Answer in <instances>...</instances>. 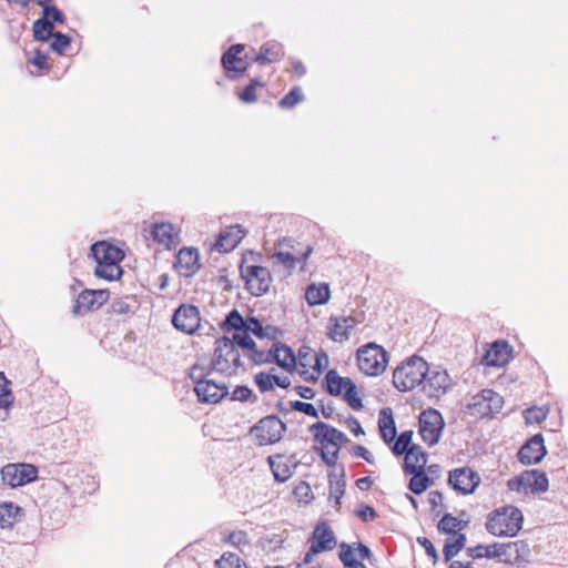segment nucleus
<instances>
[{
	"label": "nucleus",
	"mask_w": 568,
	"mask_h": 568,
	"mask_svg": "<svg viewBox=\"0 0 568 568\" xmlns=\"http://www.w3.org/2000/svg\"><path fill=\"white\" fill-rule=\"evenodd\" d=\"M527 552V544L520 540L506 544L495 542L493 545H477L467 549L468 556L474 559L498 558L506 564L520 561Z\"/></svg>",
	"instance_id": "1"
},
{
	"label": "nucleus",
	"mask_w": 568,
	"mask_h": 568,
	"mask_svg": "<svg viewBox=\"0 0 568 568\" xmlns=\"http://www.w3.org/2000/svg\"><path fill=\"white\" fill-rule=\"evenodd\" d=\"M212 371H206L203 366L195 364L190 369V378L195 384L194 390L200 402L216 404L229 394V388L224 383H217L209 378L207 376Z\"/></svg>",
	"instance_id": "2"
},
{
	"label": "nucleus",
	"mask_w": 568,
	"mask_h": 568,
	"mask_svg": "<svg viewBox=\"0 0 568 568\" xmlns=\"http://www.w3.org/2000/svg\"><path fill=\"white\" fill-rule=\"evenodd\" d=\"M428 363L419 356H412L397 366L393 384L399 392H408L423 384Z\"/></svg>",
	"instance_id": "3"
},
{
	"label": "nucleus",
	"mask_w": 568,
	"mask_h": 568,
	"mask_svg": "<svg viewBox=\"0 0 568 568\" xmlns=\"http://www.w3.org/2000/svg\"><path fill=\"white\" fill-rule=\"evenodd\" d=\"M241 366V355L235 345H233V341L226 336L217 338L209 369L232 376L236 374Z\"/></svg>",
	"instance_id": "4"
},
{
	"label": "nucleus",
	"mask_w": 568,
	"mask_h": 568,
	"mask_svg": "<svg viewBox=\"0 0 568 568\" xmlns=\"http://www.w3.org/2000/svg\"><path fill=\"white\" fill-rule=\"evenodd\" d=\"M523 527V514L516 507H504L493 511L486 521V529L494 536L513 537Z\"/></svg>",
	"instance_id": "5"
},
{
	"label": "nucleus",
	"mask_w": 568,
	"mask_h": 568,
	"mask_svg": "<svg viewBox=\"0 0 568 568\" xmlns=\"http://www.w3.org/2000/svg\"><path fill=\"white\" fill-rule=\"evenodd\" d=\"M357 364L359 371L365 375L378 376L387 367L388 354L382 346L368 343L358 348Z\"/></svg>",
	"instance_id": "6"
},
{
	"label": "nucleus",
	"mask_w": 568,
	"mask_h": 568,
	"mask_svg": "<svg viewBox=\"0 0 568 568\" xmlns=\"http://www.w3.org/2000/svg\"><path fill=\"white\" fill-rule=\"evenodd\" d=\"M241 277L245 281L246 290L254 296L266 294L273 282L267 267L242 263L240 266Z\"/></svg>",
	"instance_id": "7"
},
{
	"label": "nucleus",
	"mask_w": 568,
	"mask_h": 568,
	"mask_svg": "<svg viewBox=\"0 0 568 568\" xmlns=\"http://www.w3.org/2000/svg\"><path fill=\"white\" fill-rule=\"evenodd\" d=\"M295 241L290 237L280 240L276 244V251L272 254L273 265H282L287 272L295 268L297 262H305L311 255L313 248L308 246L306 251L296 250Z\"/></svg>",
	"instance_id": "8"
},
{
	"label": "nucleus",
	"mask_w": 568,
	"mask_h": 568,
	"mask_svg": "<svg viewBox=\"0 0 568 568\" xmlns=\"http://www.w3.org/2000/svg\"><path fill=\"white\" fill-rule=\"evenodd\" d=\"M503 405L504 399L498 393L493 389H483L470 398L467 409L471 416L484 418L498 414Z\"/></svg>",
	"instance_id": "9"
},
{
	"label": "nucleus",
	"mask_w": 568,
	"mask_h": 568,
	"mask_svg": "<svg viewBox=\"0 0 568 568\" xmlns=\"http://www.w3.org/2000/svg\"><path fill=\"white\" fill-rule=\"evenodd\" d=\"M285 424L276 416L270 415L262 418L251 428L260 445H270L280 442L285 432Z\"/></svg>",
	"instance_id": "10"
},
{
	"label": "nucleus",
	"mask_w": 568,
	"mask_h": 568,
	"mask_svg": "<svg viewBox=\"0 0 568 568\" xmlns=\"http://www.w3.org/2000/svg\"><path fill=\"white\" fill-rule=\"evenodd\" d=\"M444 425L443 416L438 410L429 408L422 412L419 416V435L422 439L429 446L437 444Z\"/></svg>",
	"instance_id": "11"
},
{
	"label": "nucleus",
	"mask_w": 568,
	"mask_h": 568,
	"mask_svg": "<svg viewBox=\"0 0 568 568\" xmlns=\"http://www.w3.org/2000/svg\"><path fill=\"white\" fill-rule=\"evenodd\" d=\"M507 486L510 490L544 493L548 489V478L545 473L537 469L526 470L519 476L509 479Z\"/></svg>",
	"instance_id": "12"
},
{
	"label": "nucleus",
	"mask_w": 568,
	"mask_h": 568,
	"mask_svg": "<svg viewBox=\"0 0 568 568\" xmlns=\"http://www.w3.org/2000/svg\"><path fill=\"white\" fill-rule=\"evenodd\" d=\"M38 469L31 464H8L1 469L2 481L10 487H19L37 479Z\"/></svg>",
	"instance_id": "13"
},
{
	"label": "nucleus",
	"mask_w": 568,
	"mask_h": 568,
	"mask_svg": "<svg viewBox=\"0 0 568 568\" xmlns=\"http://www.w3.org/2000/svg\"><path fill=\"white\" fill-rule=\"evenodd\" d=\"M448 484L459 494L469 495L480 484V476L470 467L455 468L449 471Z\"/></svg>",
	"instance_id": "14"
},
{
	"label": "nucleus",
	"mask_w": 568,
	"mask_h": 568,
	"mask_svg": "<svg viewBox=\"0 0 568 568\" xmlns=\"http://www.w3.org/2000/svg\"><path fill=\"white\" fill-rule=\"evenodd\" d=\"M450 386L452 379L446 371L439 368L430 369L427 366V374H425L422 389L428 397L439 398L446 394Z\"/></svg>",
	"instance_id": "15"
},
{
	"label": "nucleus",
	"mask_w": 568,
	"mask_h": 568,
	"mask_svg": "<svg viewBox=\"0 0 568 568\" xmlns=\"http://www.w3.org/2000/svg\"><path fill=\"white\" fill-rule=\"evenodd\" d=\"M172 323L176 329L193 334L201 323L200 311L194 305L182 304L175 310Z\"/></svg>",
	"instance_id": "16"
},
{
	"label": "nucleus",
	"mask_w": 568,
	"mask_h": 568,
	"mask_svg": "<svg viewBox=\"0 0 568 568\" xmlns=\"http://www.w3.org/2000/svg\"><path fill=\"white\" fill-rule=\"evenodd\" d=\"M110 293L106 290H84L81 292L73 306V313L83 314L99 308L108 302Z\"/></svg>",
	"instance_id": "17"
},
{
	"label": "nucleus",
	"mask_w": 568,
	"mask_h": 568,
	"mask_svg": "<svg viewBox=\"0 0 568 568\" xmlns=\"http://www.w3.org/2000/svg\"><path fill=\"white\" fill-rule=\"evenodd\" d=\"M546 455L544 438L540 434L532 436L518 452V459L525 465L539 463Z\"/></svg>",
	"instance_id": "18"
},
{
	"label": "nucleus",
	"mask_w": 568,
	"mask_h": 568,
	"mask_svg": "<svg viewBox=\"0 0 568 568\" xmlns=\"http://www.w3.org/2000/svg\"><path fill=\"white\" fill-rule=\"evenodd\" d=\"M311 430L314 433L316 440L326 443L335 448H339L347 440L344 433L323 422L313 424Z\"/></svg>",
	"instance_id": "19"
},
{
	"label": "nucleus",
	"mask_w": 568,
	"mask_h": 568,
	"mask_svg": "<svg viewBox=\"0 0 568 568\" xmlns=\"http://www.w3.org/2000/svg\"><path fill=\"white\" fill-rule=\"evenodd\" d=\"M174 266L182 276L189 277L194 275L200 268L197 250L192 247L181 248L176 255Z\"/></svg>",
	"instance_id": "20"
},
{
	"label": "nucleus",
	"mask_w": 568,
	"mask_h": 568,
	"mask_svg": "<svg viewBox=\"0 0 568 568\" xmlns=\"http://www.w3.org/2000/svg\"><path fill=\"white\" fill-rule=\"evenodd\" d=\"M356 324L357 321L352 316L331 317L327 335L332 341L343 343L349 338V331Z\"/></svg>",
	"instance_id": "21"
},
{
	"label": "nucleus",
	"mask_w": 568,
	"mask_h": 568,
	"mask_svg": "<svg viewBox=\"0 0 568 568\" xmlns=\"http://www.w3.org/2000/svg\"><path fill=\"white\" fill-rule=\"evenodd\" d=\"M312 552L332 550L336 545L333 530L325 524H318L312 536Z\"/></svg>",
	"instance_id": "22"
},
{
	"label": "nucleus",
	"mask_w": 568,
	"mask_h": 568,
	"mask_svg": "<svg viewBox=\"0 0 568 568\" xmlns=\"http://www.w3.org/2000/svg\"><path fill=\"white\" fill-rule=\"evenodd\" d=\"M245 231L239 224L225 227L220 232L215 247L220 252L232 251L244 237Z\"/></svg>",
	"instance_id": "23"
},
{
	"label": "nucleus",
	"mask_w": 568,
	"mask_h": 568,
	"mask_svg": "<svg viewBox=\"0 0 568 568\" xmlns=\"http://www.w3.org/2000/svg\"><path fill=\"white\" fill-rule=\"evenodd\" d=\"M510 351L506 342H495L486 351L481 362L487 366L501 367L509 362Z\"/></svg>",
	"instance_id": "24"
},
{
	"label": "nucleus",
	"mask_w": 568,
	"mask_h": 568,
	"mask_svg": "<svg viewBox=\"0 0 568 568\" xmlns=\"http://www.w3.org/2000/svg\"><path fill=\"white\" fill-rule=\"evenodd\" d=\"M93 257L99 263H120L123 258V252L106 242H98L91 246Z\"/></svg>",
	"instance_id": "25"
},
{
	"label": "nucleus",
	"mask_w": 568,
	"mask_h": 568,
	"mask_svg": "<svg viewBox=\"0 0 568 568\" xmlns=\"http://www.w3.org/2000/svg\"><path fill=\"white\" fill-rule=\"evenodd\" d=\"M273 361L287 372H293L297 364V358L292 348L281 343L273 345L271 362Z\"/></svg>",
	"instance_id": "26"
},
{
	"label": "nucleus",
	"mask_w": 568,
	"mask_h": 568,
	"mask_svg": "<svg viewBox=\"0 0 568 568\" xmlns=\"http://www.w3.org/2000/svg\"><path fill=\"white\" fill-rule=\"evenodd\" d=\"M151 235L155 242L166 248H171L178 243V233L170 223H155L151 226Z\"/></svg>",
	"instance_id": "27"
},
{
	"label": "nucleus",
	"mask_w": 568,
	"mask_h": 568,
	"mask_svg": "<svg viewBox=\"0 0 568 568\" xmlns=\"http://www.w3.org/2000/svg\"><path fill=\"white\" fill-rule=\"evenodd\" d=\"M404 471L415 473L417 470H425L427 464V454L418 445L410 446L409 450L404 454Z\"/></svg>",
	"instance_id": "28"
},
{
	"label": "nucleus",
	"mask_w": 568,
	"mask_h": 568,
	"mask_svg": "<svg viewBox=\"0 0 568 568\" xmlns=\"http://www.w3.org/2000/svg\"><path fill=\"white\" fill-rule=\"evenodd\" d=\"M243 50L242 44H234L223 54L222 64L226 71L242 72L246 69L245 61L240 57Z\"/></svg>",
	"instance_id": "29"
},
{
	"label": "nucleus",
	"mask_w": 568,
	"mask_h": 568,
	"mask_svg": "<svg viewBox=\"0 0 568 568\" xmlns=\"http://www.w3.org/2000/svg\"><path fill=\"white\" fill-rule=\"evenodd\" d=\"M378 428L381 436L386 444H390L394 442L397 432L393 417V412L390 408H383L379 412Z\"/></svg>",
	"instance_id": "30"
},
{
	"label": "nucleus",
	"mask_w": 568,
	"mask_h": 568,
	"mask_svg": "<svg viewBox=\"0 0 568 568\" xmlns=\"http://www.w3.org/2000/svg\"><path fill=\"white\" fill-rule=\"evenodd\" d=\"M324 382L327 393L333 396H338L344 393L352 379L348 377H341L336 371L331 369L326 373Z\"/></svg>",
	"instance_id": "31"
},
{
	"label": "nucleus",
	"mask_w": 568,
	"mask_h": 568,
	"mask_svg": "<svg viewBox=\"0 0 568 568\" xmlns=\"http://www.w3.org/2000/svg\"><path fill=\"white\" fill-rule=\"evenodd\" d=\"M273 475L275 480L280 483H285L293 475V469L288 465V462L284 458V456H275L268 458Z\"/></svg>",
	"instance_id": "32"
},
{
	"label": "nucleus",
	"mask_w": 568,
	"mask_h": 568,
	"mask_svg": "<svg viewBox=\"0 0 568 568\" xmlns=\"http://www.w3.org/2000/svg\"><path fill=\"white\" fill-rule=\"evenodd\" d=\"M282 45L276 42L265 43L255 57V61L262 65L277 61L282 57Z\"/></svg>",
	"instance_id": "33"
},
{
	"label": "nucleus",
	"mask_w": 568,
	"mask_h": 568,
	"mask_svg": "<svg viewBox=\"0 0 568 568\" xmlns=\"http://www.w3.org/2000/svg\"><path fill=\"white\" fill-rule=\"evenodd\" d=\"M305 298L310 305L325 304L329 298V288L327 284L316 286L310 285L305 292Z\"/></svg>",
	"instance_id": "34"
},
{
	"label": "nucleus",
	"mask_w": 568,
	"mask_h": 568,
	"mask_svg": "<svg viewBox=\"0 0 568 568\" xmlns=\"http://www.w3.org/2000/svg\"><path fill=\"white\" fill-rule=\"evenodd\" d=\"M338 557L343 562L344 568H367L358 560L354 546L346 542H342L339 545Z\"/></svg>",
	"instance_id": "35"
},
{
	"label": "nucleus",
	"mask_w": 568,
	"mask_h": 568,
	"mask_svg": "<svg viewBox=\"0 0 568 568\" xmlns=\"http://www.w3.org/2000/svg\"><path fill=\"white\" fill-rule=\"evenodd\" d=\"M53 29L52 21L42 16L33 22V38L37 41H48L54 34Z\"/></svg>",
	"instance_id": "36"
},
{
	"label": "nucleus",
	"mask_w": 568,
	"mask_h": 568,
	"mask_svg": "<svg viewBox=\"0 0 568 568\" xmlns=\"http://www.w3.org/2000/svg\"><path fill=\"white\" fill-rule=\"evenodd\" d=\"M21 508L12 503L0 504V527L11 528Z\"/></svg>",
	"instance_id": "37"
},
{
	"label": "nucleus",
	"mask_w": 568,
	"mask_h": 568,
	"mask_svg": "<svg viewBox=\"0 0 568 568\" xmlns=\"http://www.w3.org/2000/svg\"><path fill=\"white\" fill-rule=\"evenodd\" d=\"M412 475V478L408 484V488L412 493L416 495H420L424 493L432 484V480L425 473V470H417L415 473H407Z\"/></svg>",
	"instance_id": "38"
},
{
	"label": "nucleus",
	"mask_w": 568,
	"mask_h": 568,
	"mask_svg": "<svg viewBox=\"0 0 568 568\" xmlns=\"http://www.w3.org/2000/svg\"><path fill=\"white\" fill-rule=\"evenodd\" d=\"M247 318L245 320L237 310H232L225 317L222 328L225 332L231 329L235 332L245 331Z\"/></svg>",
	"instance_id": "39"
},
{
	"label": "nucleus",
	"mask_w": 568,
	"mask_h": 568,
	"mask_svg": "<svg viewBox=\"0 0 568 568\" xmlns=\"http://www.w3.org/2000/svg\"><path fill=\"white\" fill-rule=\"evenodd\" d=\"M94 274L100 278L113 281L121 276L122 270L119 263H99L95 266Z\"/></svg>",
	"instance_id": "40"
},
{
	"label": "nucleus",
	"mask_w": 568,
	"mask_h": 568,
	"mask_svg": "<svg viewBox=\"0 0 568 568\" xmlns=\"http://www.w3.org/2000/svg\"><path fill=\"white\" fill-rule=\"evenodd\" d=\"M413 439V432L412 430H405L400 433V435L397 437V439L394 442L393 446L390 447L392 453L396 456L404 455L407 453L410 448V446H416L412 443Z\"/></svg>",
	"instance_id": "41"
},
{
	"label": "nucleus",
	"mask_w": 568,
	"mask_h": 568,
	"mask_svg": "<svg viewBox=\"0 0 568 568\" xmlns=\"http://www.w3.org/2000/svg\"><path fill=\"white\" fill-rule=\"evenodd\" d=\"M465 541L464 534H457L453 541L447 540L443 550L445 561H450L464 548Z\"/></svg>",
	"instance_id": "42"
},
{
	"label": "nucleus",
	"mask_w": 568,
	"mask_h": 568,
	"mask_svg": "<svg viewBox=\"0 0 568 568\" xmlns=\"http://www.w3.org/2000/svg\"><path fill=\"white\" fill-rule=\"evenodd\" d=\"M216 568H247L246 564L242 561L239 555L234 552H225L219 560H216Z\"/></svg>",
	"instance_id": "43"
},
{
	"label": "nucleus",
	"mask_w": 568,
	"mask_h": 568,
	"mask_svg": "<svg viewBox=\"0 0 568 568\" xmlns=\"http://www.w3.org/2000/svg\"><path fill=\"white\" fill-rule=\"evenodd\" d=\"M267 329H274V326L267 325L263 326L261 322L255 317H248L245 331L248 333H252L258 338L270 337V333H267Z\"/></svg>",
	"instance_id": "44"
},
{
	"label": "nucleus",
	"mask_w": 568,
	"mask_h": 568,
	"mask_svg": "<svg viewBox=\"0 0 568 568\" xmlns=\"http://www.w3.org/2000/svg\"><path fill=\"white\" fill-rule=\"evenodd\" d=\"M304 95L300 87H294L287 94H285L278 102L282 109H291L298 102L303 101Z\"/></svg>",
	"instance_id": "45"
},
{
	"label": "nucleus",
	"mask_w": 568,
	"mask_h": 568,
	"mask_svg": "<svg viewBox=\"0 0 568 568\" xmlns=\"http://www.w3.org/2000/svg\"><path fill=\"white\" fill-rule=\"evenodd\" d=\"M344 396L345 402L355 410H358L363 407L362 399L358 397L357 388L355 383L352 381L347 388L342 394Z\"/></svg>",
	"instance_id": "46"
},
{
	"label": "nucleus",
	"mask_w": 568,
	"mask_h": 568,
	"mask_svg": "<svg viewBox=\"0 0 568 568\" xmlns=\"http://www.w3.org/2000/svg\"><path fill=\"white\" fill-rule=\"evenodd\" d=\"M462 526V520L452 514H446L438 523V530L445 534H456V529Z\"/></svg>",
	"instance_id": "47"
},
{
	"label": "nucleus",
	"mask_w": 568,
	"mask_h": 568,
	"mask_svg": "<svg viewBox=\"0 0 568 568\" xmlns=\"http://www.w3.org/2000/svg\"><path fill=\"white\" fill-rule=\"evenodd\" d=\"M13 396L9 388V382L3 373H0V408L8 407L12 404Z\"/></svg>",
	"instance_id": "48"
},
{
	"label": "nucleus",
	"mask_w": 568,
	"mask_h": 568,
	"mask_svg": "<svg viewBox=\"0 0 568 568\" xmlns=\"http://www.w3.org/2000/svg\"><path fill=\"white\" fill-rule=\"evenodd\" d=\"M225 541L239 548L240 551H244V548L250 546L247 535L243 530H237L229 534V536L225 538Z\"/></svg>",
	"instance_id": "49"
},
{
	"label": "nucleus",
	"mask_w": 568,
	"mask_h": 568,
	"mask_svg": "<svg viewBox=\"0 0 568 568\" xmlns=\"http://www.w3.org/2000/svg\"><path fill=\"white\" fill-rule=\"evenodd\" d=\"M231 341H233V345H237L247 351L253 349L256 346L255 342L250 336V333L246 331L235 332Z\"/></svg>",
	"instance_id": "50"
},
{
	"label": "nucleus",
	"mask_w": 568,
	"mask_h": 568,
	"mask_svg": "<svg viewBox=\"0 0 568 568\" xmlns=\"http://www.w3.org/2000/svg\"><path fill=\"white\" fill-rule=\"evenodd\" d=\"M254 382L261 393H266L274 389V375L261 372L254 376Z\"/></svg>",
	"instance_id": "51"
},
{
	"label": "nucleus",
	"mask_w": 568,
	"mask_h": 568,
	"mask_svg": "<svg viewBox=\"0 0 568 568\" xmlns=\"http://www.w3.org/2000/svg\"><path fill=\"white\" fill-rule=\"evenodd\" d=\"M51 38H53V40L50 47L54 52L59 54H62L65 51L71 41L67 34H63L61 32H54V34Z\"/></svg>",
	"instance_id": "52"
},
{
	"label": "nucleus",
	"mask_w": 568,
	"mask_h": 568,
	"mask_svg": "<svg viewBox=\"0 0 568 568\" xmlns=\"http://www.w3.org/2000/svg\"><path fill=\"white\" fill-rule=\"evenodd\" d=\"M547 413L548 410L547 409H544V408H528L524 412V417H525V420L526 423L528 424H538L540 422H542L544 419H546L547 417Z\"/></svg>",
	"instance_id": "53"
},
{
	"label": "nucleus",
	"mask_w": 568,
	"mask_h": 568,
	"mask_svg": "<svg viewBox=\"0 0 568 568\" xmlns=\"http://www.w3.org/2000/svg\"><path fill=\"white\" fill-rule=\"evenodd\" d=\"M290 407L291 409L304 413L307 416L315 418L318 417V412L313 404L304 403L301 400H292L290 402Z\"/></svg>",
	"instance_id": "54"
},
{
	"label": "nucleus",
	"mask_w": 568,
	"mask_h": 568,
	"mask_svg": "<svg viewBox=\"0 0 568 568\" xmlns=\"http://www.w3.org/2000/svg\"><path fill=\"white\" fill-rule=\"evenodd\" d=\"M261 83L257 80H252L251 83L245 87L242 92L239 94V98L244 103H253L256 101V85H260Z\"/></svg>",
	"instance_id": "55"
},
{
	"label": "nucleus",
	"mask_w": 568,
	"mask_h": 568,
	"mask_svg": "<svg viewBox=\"0 0 568 568\" xmlns=\"http://www.w3.org/2000/svg\"><path fill=\"white\" fill-rule=\"evenodd\" d=\"M43 17L53 22L63 23L65 18L64 14L54 6H44L42 10Z\"/></svg>",
	"instance_id": "56"
},
{
	"label": "nucleus",
	"mask_w": 568,
	"mask_h": 568,
	"mask_svg": "<svg viewBox=\"0 0 568 568\" xmlns=\"http://www.w3.org/2000/svg\"><path fill=\"white\" fill-rule=\"evenodd\" d=\"M251 351V358L255 364L271 363L272 349L268 352L258 351L256 346Z\"/></svg>",
	"instance_id": "57"
},
{
	"label": "nucleus",
	"mask_w": 568,
	"mask_h": 568,
	"mask_svg": "<svg viewBox=\"0 0 568 568\" xmlns=\"http://www.w3.org/2000/svg\"><path fill=\"white\" fill-rule=\"evenodd\" d=\"M338 450L339 448L333 447V449H329L328 445L322 449L321 456L326 465L334 466L338 458Z\"/></svg>",
	"instance_id": "58"
},
{
	"label": "nucleus",
	"mask_w": 568,
	"mask_h": 568,
	"mask_svg": "<svg viewBox=\"0 0 568 568\" xmlns=\"http://www.w3.org/2000/svg\"><path fill=\"white\" fill-rule=\"evenodd\" d=\"M417 541L425 549L426 554L433 559V562H437L438 554L433 542L426 537H418Z\"/></svg>",
	"instance_id": "59"
},
{
	"label": "nucleus",
	"mask_w": 568,
	"mask_h": 568,
	"mask_svg": "<svg viewBox=\"0 0 568 568\" xmlns=\"http://www.w3.org/2000/svg\"><path fill=\"white\" fill-rule=\"evenodd\" d=\"M344 490H345V483L343 480H337L335 484H333V481H331L329 494H331V497L335 499L336 505L341 504V498L344 495Z\"/></svg>",
	"instance_id": "60"
},
{
	"label": "nucleus",
	"mask_w": 568,
	"mask_h": 568,
	"mask_svg": "<svg viewBox=\"0 0 568 568\" xmlns=\"http://www.w3.org/2000/svg\"><path fill=\"white\" fill-rule=\"evenodd\" d=\"M252 395V390L246 386H236L232 393V399L246 402Z\"/></svg>",
	"instance_id": "61"
},
{
	"label": "nucleus",
	"mask_w": 568,
	"mask_h": 568,
	"mask_svg": "<svg viewBox=\"0 0 568 568\" xmlns=\"http://www.w3.org/2000/svg\"><path fill=\"white\" fill-rule=\"evenodd\" d=\"M315 355L312 354L311 348L302 347L298 351V363L303 367L311 366V362Z\"/></svg>",
	"instance_id": "62"
},
{
	"label": "nucleus",
	"mask_w": 568,
	"mask_h": 568,
	"mask_svg": "<svg viewBox=\"0 0 568 568\" xmlns=\"http://www.w3.org/2000/svg\"><path fill=\"white\" fill-rule=\"evenodd\" d=\"M111 307H112L113 313H116V314H128L129 312H131L130 304L126 301L121 300V298L113 301L111 304Z\"/></svg>",
	"instance_id": "63"
},
{
	"label": "nucleus",
	"mask_w": 568,
	"mask_h": 568,
	"mask_svg": "<svg viewBox=\"0 0 568 568\" xmlns=\"http://www.w3.org/2000/svg\"><path fill=\"white\" fill-rule=\"evenodd\" d=\"M357 516L362 520L368 521L375 519L377 514L373 507L364 505L357 510Z\"/></svg>",
	"instance_id": "64"
}]
</instances>
